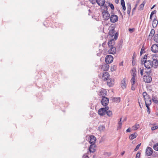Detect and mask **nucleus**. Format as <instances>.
<instances>
[{"instance_id": "obj_28", "label": "nucleus", "mask_w": 158, "mask_h": 158, "mask_svg": "<svg viewBox=\"0 0 158 158\" xmlns=\"http://www.w3.org/2000/svg\"><path fill=\"white\" fill-rule=\"evenodd\" d=\"M137 136V135L135 133L132 134L130 135L129 138L130 139H133L135 138Z\"/></svg>"}, {"instance_id": "obj_43", "label": "nucleus", "mask_w": 158, "mask_h": 158, "mask_svg": "<svg viewBox=\"0 0 158 158\" xmlns=\"http://www.w3.org/2000/svg\"><path fill=\"white\" fill-rule=\"evenodd\" d=\"M143 68H140V71L141 76H142L143 74Z\"/></svg>"}, {"instance_id": "obj_49", "label": "nucleus", "mask_w": 158, "mask_h": 158, "mask_svg": "<svg viewBox=\"0 0 158 158\" xmlns=\"http://www.w3.org/2000/svg\"><path fill=\"white\" fill-rule=\"evenodd\" d=\"M121 3L122 6L125 5V2L124 0H121Z\"/></svg>"}, {"instance_id": "obj_26", "label": "nucleus", "mask_w": 158, "mask_h": 158, "mask_svg": "<svg viewBox=\"0 0 158 158\" xmlns=\"http://www.w3.org/2000/svg\"><path fill=\"white\" fill-rule=\"evenodd\" d=\"M148 58H147V55H145L144 57L142 59H141V62L142 64H145V62L147 61V59L148 60Z\"/></svg>"}, {"instance_id": "obj_48", "label": "nucleus", "mask_w": 158, "mask_h": 158, "mask_svg": "<svg viewBox=\"0 0 158 158\" xmlns=\"http://www.w3.org/2000/svg\"><path fill=\"white\" fill-rule=\"evenodd\" d=\"M140 154V152H138L136 154V158H139Z\"/></svg>"}, {"instance_id": "obj_38", "label": "nucleus", "mask_w": 158, "mask_h": 158, "mask_svg": "<svg viewBox=\"0 0 158 158\" xmlns=\"http://www.w3.org/2000/svg\"><path fill=\"white\" fill-rule=\"evenodd\" d=\"M154 40L156 43H158V34H156L154 37Z\"/></svg>"}, {"instance_id": "obj_45", "label": "nucleus", "mask_w": 158, "mask_h": 158, "mask_svg": "<svg viewBox=\"0 0 158 158\" xmlns=\"http://www.w3.org/2000/svg\"><path fill=\"white\" fill-rule=\"evenodd\" d=\"M143 52H145V51H144V49L143 48V47L142 48H141L140 52V54L142 55V54L143 53Z\"/></svg>"}, {"instance_id": "obj_34", "label": "nucleus", "mask_w": 158, "mask_h": 158, "mask_svg": "<svg viewBox=\"0 0 158 158\" xmlns=\"http://www.w3.org/2000/svg\"><path fill=\"white\" fill-rule=\"evenodd\" d=\"M106 114L109 117H111L112 115V113L111 111L110 110L106 111Z\"/></svg>"}, {"instance_id": "obj_19", "label": "nucleus", "mask_w": 158, "mask_h": 158, "mask_svg": "<svg viewBox=\"0 0 158 158\" xmlns=\"http://www.w3.org/2000/svg\"><path fill=\"white\" fill-rule=\"evenodd\" d=\"M114 39L111 38L110 40L108 42V44L110 47H114Z\"/></svg>"}, {"instance_id": "obj_11", "label": "nucleus", "mask_w": 158, "mask_h": 158, "mask_svg": "<svg viewBox=\"0 0 158 158\" xmlns=\"http://www.w3.org/2000/svg\"><path fill=\"white\" fill-rule=\"evenodd\" d=\"M143 80L146 83H150L152 81L151 77L149 75H145L143 76Z\"/></svg>"}, {"instance_id": "obj_52", "label": "nucleus", "mask_w": 158, "mask_h": 158, "mask_svg": "<svg viewBox=\"0 0 158 158\" xmlns=\"http://www.w3.org/2000/svg\"><path fill=\"white\" fill-rule=\"evenodd\" d=\"M156 10H154L151 12V14L153 15L154 14H155L156 13Z\"/></svg>"}, {"instance_id": "obj_3", "label": "nucleus", "mask_w": 158, "mask_h": 158, "mask_svg": "<svg viewBox=\"0 0 158 158\" xmlns=\"http://www.w3.org/2000/svg\"><path fill=\"white\" fill-rule=\"evenodd\" d=\"M107 8L106 7L105 10L102 11V15L104 20H108L110 17V14L107 10Z\"/></svg>"}, {"instance_id": "obj_51", "label": "nucleus", "mask_w": 158, "mask_h": 158, "mask_svg": "<svg viewBox=\"0 0 158 158\" xmlns=\"http://www.w3.org/2000/svg\"><path fill=\"white\" fill-rule=\"evenodd\" d=\"M137 4H136L135 5L134 8H133L132 9V13H133V12L135 10V9H136V8L137 7Z\"/></svg>"}, {"instance_id": "obj_24", "label": "nucleus", "mask_w": 158, "mask_h": 158, "mask_svg": "<svg viewBox=\"0 0 158 158\" xmlns=\"http://www.w3.org/2000/svg\"><path fill=\"white\" fill-rule=\"evenodd\" d=\"M145 4V1H143L142 2V3L139 5V6L138 8L139 10H143V7L144 6V5Z\"/></svg>"}, {"instance_id": "obj_58", "label": "nucleus", "mask_w": 158, "mask_h": 158, "mask_svg": "<svg viewBox=\"0 0 158 158\" xmlns=\"http://www.w3.org/2000/svg\"><path fill=\"white\" fill-rule=\"evenodd\" d=\"M124 153H125V151H123V152L121 153V155H122V156H123V155L124 154Z\"/></svg>"}, {"instance_id": "obj_9", "label": "nucleus", "mask_w": 158, "mask_h": 158, "mask_svg": "<svg viewBox=\"0 0 158 158\" xmlns=\"http://www.w3.org/2000/svg\"><path fill=\"white\" fill-rule=\"evenodd\" d=\"M113 60V57L110 55H107L105 58V61L107 64L111 63Z\"/></svg>"}, {"instance_id": "obj_39", "label": "nucleus", "mask_w": 158, "mask_h": 158, "mask_svg": "<svg viewBox=\"0 0 158 158\" xmlns=\"http://www.w3.org/2000/svg\"><path fill=\"white\" fill-rule=\"evenodd\" d=\"M143 95L144 99L147 98L149 97L146 92H144L143 94Z\"/></svg>"}, {"instance_id": "obj_32", "label": "nucleus", "mask_w": 158, "mask_h": 158, "mask_svg": "<svg viewBox=\"0 0 158 158\" xmlns=\"http://www.w3.org/2000/svg\"><path fill=\"white\" fill-rule=\"evenodd\" d=\"M117 67L116 65H114L111 67L110 70L111 72L115 71L116 70Z\"/></svg>"}, {"instance_id": "obj_12", "label": "nucleus", "mask_w": 158, "mask_h": 158, "mask_svg": "<svg viewBox=\"0 0 158 158\" xmlns=\"http://www.w3.org/2000/svg\"><path fill=\"white\" fill-rule=\"evenodd\" d=\"M151 62V60L148 59L147 61L145 62V64H144L146 68L150 69L152 67Z\"/></svg>"}, {"instance_id": "obj_16", "label": "nucleus", "mask_w": 158, "mask_h": 158, "mask_svg": "<svg viewBox=\"0 0 158 158\" xmlns=\"http://www.w3.org/2000/svg\"><path fill=\"white\" fill-rule=\"evenodd\" d=\"M89 142L91 144H94L96 140V137L94 135L89 136Z\"/></svg>"}, {"instance_id": "obj_1", "label": "nucleus", "mask_w": 158, "mask_h": 158, "mask_svg": "<svg viewBox=\"0 0 158 158\" xmlns=\"http://www.w3.org/2000/svg\"><path fill=\"white\" fill-rule=\"evenodd\" d=\"M110 77V75L107 72H104L101 73L98 75L99 78L104 81L107 80Z\"/></svg>"}, {"instance_id": "obj_41", "label": "nucleus", "mask_w": 158, "mask_h": 158, "mask_svg": "<svg viewBox=\"0 0 158 158\" xmlns=\"http://www.w3.org/2000/svg\"><path fill=\"white\" fill-rule=\"evenodd\" d=\"M111 155V153L110 152H105L103 154V155L106 156H109Z\"/></svg>"}, {"instance_id": "obj_42", "label": "nucleus", "mask_w": 158, "mask_h": 158, "mask_svg": "<svg viewBox=\"0 0 158 158\" xmlns=\"http://www.w3.org/2000/svg\"><path fill=\"white\" fill-rule=\"evenodd\" d=\"M141 144V143H140L138 145L136 146V148L134 149V151H137L139 148V147L140 146V145Z\"/></svg>"}, {"instance_id": "obj_37", "label": "nucleus", "mask_w": 158, "mask_h": 158, "mask_svg": "<svg viewBox=\"0 0 158 158\" xmlns=\"http://www.w3.org/2000/svg\"><path fill=\"white\" fill-rule=\"evenodd\" d=\"M152 100L155 103L158 104V99L156 98L153 97L152 98Z\"/></svg>"}, {"instance_id": "obj_21", "label": "nucleus", "mask_w": 158, "mask_h": 158, "mask_svg": "<svg viewBox=\"0 0 158 158\" xmlns=\"http://www.w3.org/2000/svg\"><path fill=\"white\" fill-rule=\"evenodd\" d=\"M131 72L132 77L136 78V70L135 68H133L132 69Z\"/></svg>"}, {"instance_id": "obj_50", "label": "nucleus", "mask_w": 158, "mask_h": 158, "mask_svg": "<svg viewBox=\"0 0 158 158\" xmlns=\"http://www.w3.org/2000/svg\"><path fill=\"white\" fill-rule=\"evenodd\" d=\"M110 6L112 10H114V5L112 4L111 3V4H110Z\"/></svg>"}, {"instance_id": "obj_60", "label": "nucleus", "mask_w": 158, "mask_h": 158, "mask_svg": "<svg viewBox=\"0 0 158 158\" xmlns=\"http://www.w3.org/2000/svg\"><path fill=\"white\" fill-rule=\"evenodd\" d=\"M155 6V5H154L151 8V9H152Z\"/></svg>"}, {"instance_id": "obj_10", "label": "nucleus", "mask_w": 158, "mask_h": 158, "mask_svg": "<svg viewBox=\"0 0 158 158\" xmlns=\"http://www.w3.org/2000/svg\"><path fill=\"white\" fill-rule=\"evenodd\" d=\"M107 81V85L109 87L113 86L114 84V79L113 78H109Z\"/></svg>"}, {"instance_id": "obj_27", "label": "nucleus", "mask_w": 158, "mask_h": 158, "mask_svg": "<svg viewBox=\"0 0 158 158\" xmlns=\"http://www.w3.org/2000/svg\"><path fill=\"white\" fill-rule=\"evenodd\" d=\"M139 127V124H136L134 126H132V128L133 130H136Z\"/></svg>"}, {"instance_id": "obj_55", "label": "nucleus", "mask_w": 158, "mask_h": 158, "mask_svg": "<svg viewBox=\"0 0 158 158\" xmlns=\"http://www.w3.org/2000/svg\"><path fill=\"white\" fill-rule=\"evenodd\" d=\"M83 157H84V158H89L88 156L86 154H85L83 156Z\"/></svg>"}, {"instance_id": "obj_36", "label": "nucleus", "mask_w": 158, "mask_h": 158, "mask_svg": "<svg viewBox=\"0 0 158 158\" xmlns=\"http://www.w3.org/2000/svg\"><path fill=\"white\" fill-rule=\"evenodd\" d=\"M135 78L132 77L131 80V84L134 85L135 82Z\"/></svg>"}, {"instance_id": "obj_33", "label": "nucleus", "mask_w": 158, "mask_h": 158, "mask_svg": "<svg viewBox=\"0 0 158 158\" xmlns=\"http://www.w3.org/2000/svg\"><path fill=\"white\" fill-rule=\"evenodd\" d=\"M155 33V31L154 29H152L151 30L150 34L149 36L151 37H152L154 35Z\"/></svg>"}, {"instance_id": "obj_14", "label": "nucleus", "mask_w": 158, "mask_h": 158, "mask_svg": "<svg viewBox=\"0 0 158 158\" xmlns=\"http://www.w3.org/2000/svg\"><path fill=\"white\" fill-rule=\"evenodd\" d=\"M152 67L155 68L158 66V60L156 59H152L151 60Z\"/></svg>"}, {"instance_id": "obj_30", "label": "nucleus", "mask_w": 158, "mask_h": 158, "mask_svg": "<svg viewBox=\"0 0 158 158\" xmlns=\"http://www.w3.org/2000/svg\"><path fill=\"white\" fill-rule=\"evenodd\" d=\"M121 120L122 119H120V121L118 123V126L117 127V130L120 129L121 128L122 123L123 122V121H122Z\"/></svg>"}, {"instance_id": "obj_46", "label": "nucleus", "mask_w": 158, "mask_h": 158, "mask_svg": "<svg viewBox=\"0 0 158 158\" xmlns=\"http://www.w3.org/2000/svg\"><path fill=\"white\" fill-rule=\"evenodd\" d=\"M158 128V126H154V127H152L151 128V129L153 131V130H154L155 129H156Z\"/></svg>"}, {"instance_id": "obj_25", "label": "nucleus", "mask_w": 158, "mask_h": 158, "mask_svg": "<svg viewBox=\"0 0 158 158\" xmlns=\"http://www.w3.org/2000/svg\"><path fill=\"white\" fill-rule=\"evenodd\" d=\"M158 21L156 19H155L152 22V25L153 27H156L158 24Z\"/></svg>"}, {"instance_id": "obj_8", "label": "nucleus", "mask_w": 158, "mask_h": 158, "mask_svg": "<svg viewBox=\"0 0 158 158\" xmlns=\"http://www.w3.org/2000/svg\"><path fill=\"white\" fill-rule=\"evenodd\" d=\"M109 18L110 22L113 23L117 22L118 20V16L114 14L110 16Z\"/></svg>"}, {"instance_id": "obj_47", "label": "nucleus", "mask_w": 158, "mask_h": 158, "mask_svg": "<svg viewBox=\"0 0 158 158\" xmlns=\"http://www.w3.org/2000/svg\"><path fill=\"white\" fill-rule=\"evenodd\" d=\"M135 86L134 85L131 84V89L132 90H134L135 89Z\"/></svg>"}, {"instance_id": "obj_53", "label": "nucleus", "mask_w": 158, "mask_h": 158, "mask_svg": "<svg viewBox=\"0 0 158 158\" xmlns=\"http://www.w3.org/2000/svg\"><path fill=\"white\" fill-rule=\"evenodd\" d=\"M127 132H131V129L130 128H128L126 130Z\"/></svg>"}, {"instance_id": "obj_40", "label": "nucleus", "mask_w": 158, "mask_h": 158, "mask_svg": "<svg viewBox=\"0 0 158 158\" xmlns=\"http://www.w3.org/2000/svg\"><path fill=\"white\" fill-rule=\"evenodd\" d=\"M105 129V127L104 126H99L98 127V129L100 131H103Z\"/></svg>"}, {"instance_id": "obj_17", "label": "nucleus", "mask_w": 158, "mask_h": 158, "mask_svg": "<svg viewBox=\"0 0 158 158\" xmlns=\"http://www.w3.org/2000/svg\"><path fill=\"white\" fill-rule=\"evenodd\" d=\"M116 52V48L115 47H110V49L108 51L109 53L112 54H115Z\"/></svg>"}, {"instance_id": "obj_57", "label": "nucleus", "mask_w": 158, "mask_h": 158, "mask_svg": "<svg viewBox=\"0 0 158 158\" xmlns=\"http://www.w3.org/2000/svg\"><path fill=\"white\" fill-rule=\"evenodd\" d=\"M139 106L140 107L142 108V105H141V104H140V103L139 102Z\"/></svg>"}, {"instance_id": "obj_13", "label": "nucleus", "mask_w": 158, "mask_h": 158, "mask_svg": "<svg viewBox=\"0 0 158 158\" xmlns=\"http://www.w3.org/2000/svg\"><path fill=\"white\" fill-rule=\"evenodd\" d=\"M151 50L154 53L157 52H158V44H153L151 47Z\"/></svg>"}, {"instance_id": "obj_59", "label": "nucleus", "mask_w": 158, "mask_h": 158, "mask_svg": "<svg viewBox=\"0 0 158 158\" xmlns=\"http://www.w3.org/2000/svg\"><path fill=\"white\" fill-rule=\"evenodd\" d=\"M152 15L151 14L150 15V19H152Z\"/></svg>"}, {"instance_id": "obj_18", "label": "nucleus", "mask_w": 158, "mask_h": 158, "mask_svg": "<svg viewBox=\"0 0 158 158\" xmlns=\"http://www.w3.org/2000/svg\"><path fill=\"white\" fill-rule=\"evenodd\" d=\"M126 79L124 78L121 81V85L123 89H125L126 88L127 84L126 83Z\"/></svg>"}, {"instance_id": "obj_44", "label": "nucleus", "mask_w": 158, "mask_h": 158, "mask_svg": "<svg viewBox=\"0 0 158 158\" xmlns=\"http://www.w3.org/2000/svg\"><path fill=\"white\" fill-rule=\"evenodd\" d=\"M150 105H146V107L147 108V111H148V112L149 114L150 113V109L149 108V106Z\"/></svg>"}, {"instance_id": "obj_61", "label": "nucleus", "mask_w": 158, "mask_h": 158, "mask_svg": "<svg viewBox=\"0 0 158 158\" xmlns=\"http://www.w3.org/2000/svg\"><path fill=\"white\" fill-rule=\"evenodd\" d=\"M157 115L158 116V113H157Z\"/></svg>"}, {"instance_id": "obj_35", "label": "nucleus", "mask_w": 158, "mask_h": 158, "mask_svg": "<svg viewBox=\"0 0 158 158\" xmlns=\"http://www.w3.org/2000/svg\"><path fill=\"white\" fill-rule=\"evenodd\" d=\"M153 149L156 151H158V143L155 144L153 146Z\"/></svg>"}, {"instance_id": "obj_23", "label": "nucleus", "mask_w": 158, "mask_h": 158, "mask_svg": "<svg viewBox=\"0 0 158 158\" xmlns=\"http://www.w3.org/2000/svg\"><path fill=\"white\" fill-rule=\"evenodd\" d=\"M95 150L94 144H91L89 148V151L91 152H94Z\"/></svg>"}, {"instance_id": "obj_15", "label": "nucleus", "mask_w": 158, "mask_h": 158, "mask_svg": "<svg viewBox=\"0 0 158 158\" xmlns=\"http://www.w3.org/2000/svg\"><path fill=\"white\" fill-rule=\"evenodd\" d=\"M153 153V150L150 147H148L145 152V154L147 156H151Z\"/></svg>"}, {"instance_id": "obj_31", "label": "nucleus", "mask_w": 158, "mask_h": 158, "mask_svg": "<svg viewBox=\"0 0 158 158\" xmlns=\"http://www.w3.org/2000/svg\"><path fill=\"white\" fill-rule=\"evenodd\" d=\"M131 6L130 5H129L127 7V13L129 15L131 10Z\"/></svg>"}, {"instance_id": "obj_7", "label": "nucleus", "mask_w": 158, "mask_h": 158, "mask_svg": "<svg viewBox=\"0 0 158 158\" xmlns=\"http://www.w3.org/2000/svg\"><path fill=\"white\" fill-rule=\"evenodd\" d=\"M98 94L100 97H104L107 95V92L105 89H102L100 90Z\"/></svg>"}, {"instance_id": "obj_4", "label": "nucleus", "mask_w": 158, "mask_h": 158, "mask_svg": "<svg viewBox=\"0 0 158 158\" xmlns=\"http://www.w3.org/2000/svg\"><path fill=\"white\" fill-rule=\"evenodd\" d=\"M109 98L105 97L102 98L101 101V102L102 105L105 107H108L107 105L109 103Z\"/></svg>"}, {"instance_id": "obj_5", "label": "nucleus", "mask_w": 158, "mask_h": 158, "mask_svg": "<svg viewBox=\"0 0 158 158\" xmlns=\"http://www.w3.org/2000/svg\"><path fill=\"white\" fill-rule=\"evenodd\" d=\"M109 108L108 107H105V108H100L98 110V114L101 116L104 115L106 111L108 110Z\"/></svg>"}, {"instance_id": "obj_2", "label": "nucleus", "mask_w": 158, "mask_h": 158, "mask_svg": "<svg viewBox=\"0 0 158 158\" xmlns=\"http://www.w3.org/2000/svg\"><path fill=\"white\" fill-rule=\"evenodd\" d=\"M109 35L111 37V38L114 39L116 40L118 38V33L114 31V28L113 27L110 28L109 32Z\"/></svg>"}, {"instance_id": "obj_20", "label": "nucleus", "mask_w": 158, "mask_h": 158, "mask_svg": "<svg viewBox=\"0 0 158 158\" xmlns=\"http://www.w3.org/2000/svg\"><path fill=\"white\" fill-rule=\"evenodd\" d=\"M145 103L146 105H150L152 103L151 99L148 97L147 98L144 99Z\"/></svg>"}, {"instance_id": "obj_56", "label": "nucleus", "mask_w": 158, "mask_h": 158, "mask_svg": "<svg viewBox=\"0 0 158 158\" xmlns=\"http://www.w3.org/2000/svg\"><path fill=\"white\" fill-rule=\"evenodd\" d=\"M133 30H134L133 29L130 28L129 29V31H130L131 32H132L133 31Z\"/></svg>"}, {"instance_id": "obj_29", "label": "nucleus", "mask_w": 158, "mask_h": 158, "mask_svg": "<svg viewBox=\"0 0 158 158\" xmlns=\"http://www.w3.org/2000/svg\"><path fill=\"white\" fill-rule=\"evenodd\" d=\"M113 101L114 102H119L120 101V98H113Z\"/></svg>"}, {"instance_id": "obj_22", "label": "nucleus", "mask_w": 158, "mask_h": 158, "mask_svg": "<svg viewBox=\"0 0 158 158\" xmlns=\"http://www.w3.org/2000/svg\"><path fill=\"white\" fill-rule=\"evenodd\" d=\"M96 2L100 6H102L105 3V0H96Z\"/></svg>"}, {"instance_id": "obj_6", "label": "nucleus", "mask_w": 158, "mask_h": 158, "mask_svg": "<svg viewBox=\"0 0 158 158\" xmlns=\"http://www.w3.org/2000/svg\"><path fill=\"white\" fill-rule=\"evenodd\" d=\"M102 71H107L109 69V65L108 64H104L99 67Z\"/></svg>"}, {"instance_id": "obj_54", "label": "nucleus", "mask_w": 158, "mask_h": 158, "mask_svg": "<svg viewBox=\"0 0 158 158\" xmlns=\"http://www.w3.org/2000/svg\"><path fill=\"white\" fill-rule=\"evenodd\" d=\"M122 6L123 7V10L124 11H125L126 10V7L125 6V5Z\"/></svg>"}]
</instances>
